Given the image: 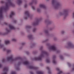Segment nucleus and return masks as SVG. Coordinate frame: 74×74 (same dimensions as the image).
Instances as JSON below:
<instances>
[{
    "label": "nucleus",
    "mask_w": 74,
    "mask_h": 74,
    "mask_svg": "<svg viewBox=\"0 0 74 74\" xmlns=\"http://www.w3.org/2000/svg\"><path fill=\"white\" fill-rule=\"evenodd\" d=\"M60 58L61 59H62V60L63 59V56L62 55H61L60 56Z\"/></svg>",
    "instance_id": "31"
},
{
    "label": "nucleus",
    "mask_w": 74,
    "mask_h": 74,
    "mask_svg": "<svg viewBox=\"0 0 74 74\" xmlns=\"http://www.w3.org/2000/svg\"><path fill=\"white\" fill-rule=\"evenodd\" d=\"M37 30V29L36 28H34L32 29V32L33 33H35L36 32V31Z\"/></svg>",
    "instance_id": "24"
},
{
    "label": "nucleus",
    "mask_w": 74,
    "mask_h": 74,
    "mask_svg": "<svg viewBox=\"0 0 74 74\" xmlns=\"http://www.w3.org/2000/svg\"><path fill=\"white\" fill-rule=\"evenodd\" d=\"M73 18H74V12L73 13Z\"/></svg>",
    "instance_id": "50"
},
{
    "label": "nucleus",
    "mask_w": 74,
    "mask_h": 74,
    "mask_svg": "<svg viewBox=\"0 0 74 74\" xmlns=\"http://www.w3.org/2000/svg\"><path fill=\"white\" fill-rule=\"evenodd\" d=\"M23 63L25 65H28L29 64V62L27 61H25L23 62Z\"/></svg>",
    "instance_id": "21"
},
{
    "label": "nucleus",
    "mask_w": 74,
    "mask_h": 74,
    "mask_svg": "<svg viewBox=\"0 0 74 74\" xmlns=\"http://www.w3.org/2000/svg\"><path fill=\"white\" fill-rule=\"evenodd\" d=\"M33 1H32V2H30V3H29V5H32V4H33Z\"/></svg>",
    "instance_id": "34"
},
{
    "label": "nucleus",
    "mask_w": 74,
    "mask_h": 74,
    "mask_svg": "<svg viewBox=\"0 0 74 74\" xmlns=\"http://www.w3.org/2000/svg\"><path fill=\"white\" fill-rule=\"evenodd\" d=\"M28 67L30 69H34V70H36V69H38V68L37 67L33 66H28Z\"/></svg>",
    "instance_id": "11"
},
{
    "label": "nucleus",
    "mask_w": 74,
    "mask_h": 74,
    "mask_svg": "<svg viewBox=\"0 0 74 74\" xmlns=\"http://www.w3.org/2000/svg\"><path fill=\"white\" fill-rule=\"evenodd\" d=\"M53 30V28H51L50 29V30Z\"/></svg>",
    "instance_id": "53"
},
{
    "label": "nucleus",
    "mask_w": 74,
    "mask_h": 74,
    "mask_svg": "<svg viewBox=\"0 0 74 74\" xmlns=\"http://www.w3.org/2000/svg\"><path fill=\"white\" fill-rule=\"evenodd\" d=\"M12 41H16V39H14V38L12 39Z\"/></svg>",
    "instance_id": "39"
},
{
    "label": "nucleus",
    "mask_w": 74,
    "mask_h": 74,
    "mask_svg": "<svg viewBox=\"0 0 74 74\" xmlns=\"http://www.w3.org/2000/svg\"><path fill=\"white\" fill-rule=\"evenodd\" d=\"M28 37L29 39L31 40L33 38V35L32 34L29 35L28 36Z\"/></svg>",
    "instance_id": "18"
},
{
    "label": "nucleus",
    "mask_w": 74,
    "mask_h": 74,
    "mask_svg": "<svg viewBox=\"0 0 74 74\" xmlns=\"http://www.w3.org/2000/svg\"><path fill=\"white\" fill-rule=\"evenodd\" d=\"M30 73L31 74H34L33 73V72H30Z\"/></svg>",
    "instance_id": "52"
},
{
    "label": "nucleus",
    "mask_w": 74,
    "mask_h": 74,
    "mask_svg": "<svg viewBox=\"0 0 74 74\" xmlns=\"http://www.w3.org/2000/svg\"><path fill=\"white\" fill-rule=\"evenodd\" d=\"M49 41V39H47L45 40H42V43H45L47 41Z\"/></svg>",
    "instance_id": "22"
},
{
    "label": "nucleus",
    "mask_w": 74,
    "mask_h": 74,
    "mask_svg": "<svg viewBox=\"0 0 74 74\" xmlns=\"http://www.w3.org/2000/svg\"><path fill=\"white\" fill-rule=\"evenodd\" d=\"M16 69L17 70H19V68H17Z\"/></svg>",
    "instance_id": "51"
},
{
    "label": "nucleus",
    "mask_w": 74,
    "mask_h": 74,
    "mask_svg": "<svg viewBox=\"0 0 74 74\" xmlns=\"http://www.w3.org/2000/svg\"><path fill=\"white\" fill-rule=\"evenodd\" d=\"M47 70H48V73H49V74H51V73H52L51 72V71H50V68H49V67H47Z\"/></svg>",
    "instance_id": "19"
},
{
    "label": "nucleus",
    "mask_w": 74,
    "mask_h": 74,
    "mask_svg": "<svg viewBox=\"0 0 74 74\" xmlns=\"http://www.w3.org/2000/svg\"><path fill=\"white\" fill-rule=\"evenodd\" d=\"M11 74H16V73L15 72L12 71L11 72Z\"/></svg>",
    "instance_id": "36"
},
{
    "label": "nucleus",
    "mask_w": 74,
    "mask_h": 74,
    "mask_svg": "<svg viewBox=\"0 0 74 74\" xmlns=\"http://www.w3.org/2000/svg\"><path fill=\"white\" fill-rule=\"evenodd\" d=\"M49 49L50 51H56L57 53H59L60 52V50L57 49L55 45H53L50 47Z\"/></svg>",
    "instance_id": "4"
},
{
    "label": "nucleus",
    "mask_w": 74,
    "mask_h": 74,
    "mask_svg": "<svg viewBox=\"0 0 74 74\" xmlns=\"http://www.w3.org/2000/svg\"><path fill=\"white\" fill-rule=\"evenodd\" d=\"M44 32L46 34V35L47 36H49V33L48 32V30H45L44 31Z\"/></svg>",
    "instance_id": "13"
},
{
    "label": "nucleus",
    "mask_w": 74,
    "mask_h": 74,
    "mask_svg": "<svg viewBox=\"0 0 74 74\" xmlns=\"http://www.w3.org/2000/svg\"><path fill=\"white\" fill-rule=\"evenodd\" d=\"M8 70V68L7 67H5L3 69L4 73L2 74H7V71Z\"/></svg>",
    "instance_id": "12"
},
{
    "label": "nucleus",
    "mask_w": 74,
    "mask_h": 74,
    "mask_svg": "<svg viewBox=\"0 0 74 74\" xmlns=\"http://www.w3.org/2000/svg\"><path fill=\"white\" fill-rule=\"evenodd\" d=\"M18 59H19V58L17 57L14 59H13L12 58V56L7 58V60L8 62H12L13 61H15V60H16Z\"/></svg>",
    "instance_id": "6"
},
{
    "label": "nucleus",
    "mask_w": 74,
    "mask_h": 74,
    "mask_svg": "<svg viewBox=\"0 0 74 74\" xmlns=\"http://www.w3.org/2000/svg\"><path fill=\"white\" fill-rule=\"evenodd\" d=\"M53 39L54 41L57 40V38L56 37H54L53 38Z\"/></svg>",
    "instance_id": "38"
},
{
    "label": "nucleus",
    "mask_w": 74,
    "mask_h": 74,
    "mask_svg": "<svg viewBox=\"0 0 74 74\" xmlns=\"http://www.w3.org/2000/svg\"><path fill=\"white\" fill-rule=\"evenodd\" d=\"M67 45L68 47H70L71 48H74V45H73L71 42H68L67 44Z\"/></svg>",
    "instance_id": "10"
},
{
    "label": "nucleus",
    "mask_w": 74,
    "mask_h": 74,
    "mask_svg": "<svg viewBox=\"0 0 74 74\" xmlns=\"http://www.w3.org/2000/svg\"><path fill=\"white\" fill-rule=\"evenodd\" d=\"M1 3H4V1H1Z\"/></svg>",
    "instance_id": "49"
},
{
    "label": "nucleus",
    "mask_w": 74,
    "mask_h": 74,
    "mask_svg": "<svg viewBox=\"0 0 74 74\" xmlns=\"http://www.w3.org/2000/svg\"><path fill=\"white\" fill-rule=\"evenodd\" d=\"M25 43H22V45H25Z\"/></svg>",
    "instance_id": "48"
},
{
    "label": "nucleus",
    "mask_w": 74,
    "mask_h": 74,
    "mask_svg": "<svg viewBox=\"0 0 74 74\" xmlns=\"http://www.w3.org/2000/svg\"><path fill=\"white\" fill-rule=\"evenodd\" d=\"M25 14L26 16L25 17V19H27L28 18H29L30 19H32L33 18V16L30 14L29 12L28 11H26L25 12Z\"/></svg>",
    "instance_id": "5"
},
{
    "label": "nucleus",
    "mask_w": 74,
    "mask_h": 74,
    "mask_svg": "<svg viewBox=\"0 0 74 74\" xmlns=\"http://www.w3.org/2000/svg\"><path fill=\"white\" fill-rule=\"evenodd\" d=\"M2 61V62H5V59H3Z\"/></svg>",
    "instance_id": "42"
},
{
    "label": "nucleus",
    "mask_w": 74,
    "mask_h": 74,
    "mask_svg": "<svg viewBox=\"0 0 74 74\" xmlns=\"http://www.w3.org/2000/svg\"><path fill=\"white\" fill-rule=\"evenodd\" d=\"M26 28L27 29H30L32 28V26L30 25H27L26 27Z\"/></svg>",
    "instance_id": "25"
},
{
    "label": "nucleus",
    "mask_w": 74,
    "mask_h": 74,
    "mask_svg": "<svg viewBox=\"0 0 74 74\" xmlns=\"http://www.w3.org/2000/svg\"><path fill=\"white\" fill-rule=\"evenodd\" d=\"M51 3L53 8L55 10H58L62 7V4L60 2L58 1V0H52Z\"/></svg>",
    "instance_id": "1"
},
{
    "label": "nucleus",
    "mask_w": 74,
    "mask_h": 74,
    "mask_svg": "<svg viewBox=\"0 0 74 74\" xmlns=\"http://www.w3.org/2000/svg\"><path fill=\"white\" fill-rule=\"evenodd\" d=\"M36 45V44L34 43L32 44V45H31L30 46L31 48H32V47H33V46H34V45Z\"/></svg>",
    "instance_id": "35"
},
{
    "label": "nucleus",
    "mask_w": 74,
    "mask_h": 74,
    "mask_svg": "<svg viewBox=\"0 0 74 74\" xmlns=\"http://www.w3.org/2000/svg\"><path fill=\"white\" fill-rule=\"evenodd\" d=\"M73 4H74V1H73Z\"/></svg>",
    "instance_id": "57"
},
{
    "label": "nucleus",
    "mask_w": 74,
    "mask_h": 74,
    "mask_svg": "<svg viewBox=\"0 0 74 74\" xmlns=\"http://www.w3.org/2000/svg\"><path fill=\"white\" fill-rule=\"evenodd\" d=\"M49 54L47 52L45 51H42L41 53L38 57H35L34 58V60H42V58L44 57L45 55L48 56Z\"/></svg>",
    "instance_id": "2"
},
{
    "label": "nucleus",
    "mask_w": 74,
    "mask_h": 74,
    "mask_svg": "<svg viewBox=\"0 0 74 74\" xmlns=\"http://www.w3.org/2000/svg\"><path fill=\"white\" fill-rule=\"evenodd\" d=\"M68 64L69 66V67L70 66H71V64H70L69 62L68 63Z\"/></svg>",
    "instance_id": "41"
},
{
    "label": "nucleus",
    "mask_w": 74,
    "mask_h": 74,
    "mask_svg": "<svg viewBox=\"0 0 74 74\" xmlns=\"http://www.w3.org/2000/svg\"><path fill=\"white\" fill-rule=\"evenodd\" d=\"M47 1H49V0H46Z\"/></svg>",
    "instance_id": "59"
},
{
    "label": "nucleus",
    "mask_w": 74,
    "mask_h": 74,
    "mask_svg": "<svg viewBox=\"0 0 74 74\" xmlns=\"http://www.w3.org/2000/svg\"><path fill=\"white\" fill-rule=\"evenodd\" d=\"M69 11V10L68 9H63L62 12L60 13V15H63L64 16V18H65L68 15Z\"/></svg>",
    "instance_id": "3"
},
{
    "label": "nucleus",
    "mask_w": 74,
    "mask_h": 74,
    "mask_svg": "<svg viewBox=\"0 0 74 74\" xmlns=\"http://www.w3.org/2000/svg\"><path fill=\"white\" fill-rule=\"evenodd\" d=\"M2 65L0 64V67H1Z\"/></svg>",
    "instance_id": "56"
},
{
    "label": "nucleus",
    "mask_w": 74,
    "mask_h": 74,
    "mask_svg": "<svg viewBox=\"0 0 74 74\" xmlns=\"http://www.w3.org/2000/svg\"><path fill=\"white\" fill-rule=\"evenodd\" d=\"M33 2H34L35 4H37V0H33Z\"/></svg>",
    "instance_id": "27"
},
{
    "label": "nucleus",
    "mask_w": 74,
    "mask_h": 74,
    "mask_svg": "<svg viewBox=\"0 0 74 74\" xmlns=\"http://www.w3.org/2000/svg\"><path fill=\"white\" fill-rule=\"evenodd\" d=\"M37 74H43V73L41 71H38L36 72Z\"/></svg>",
    "instance_id": "26"
},
{
    "label": "nucleus",
    "mask_w": 74,
    "mask_h": 74,
    "mask_svg": "<svg viewBox=\"0 0 74 74\" xmlns=\"http://www.w3.org/2000/svg\"><path fill=\"white\" fill-rule=\"evenodd\" d=\"M39 7L40 8H43V9H46L47 7L45 4L42 3H40L39 5Z\"/></svg>",
    "instance_id": "9"
},
{
    "label": "nucleus",
    "mask_w": 74,
    "mask_h": 74,
    "mask_svg": "<svg viewBox=\"0 0 74 74\" xmlns=\"http://www.w3.org/2000/svg\"><path fill=\"white\" fill-rule=\"evenodd\" d=\"M51 44H50L49 43H47L46 44V45H47V46H49Z\"/></svg>",
    "instance_id": "40"
},
{
    "label": "nucleus",
    "mask_w": 74,
    "mask_h": 74,
    "mask_svg": "<svg viewBox=\"0 0 74 74\" xmlns=\"http://www.w3.org/2000/svg\"><path fill=\"white\" fill-rule=\"evenodd\" d=\"M11 50H6V52H7V53H10V52H11Z\"/></svg>",
    "instance_id": "32"
},
{
    "label": "nucleus",
    "mask_w": 74,
    "mask_h": 74,
    "mask_svg": "<svg viewBox=\"0 0 74 74\" xmlns=\"http://www.w3.org/2000/svg\"><path fill=\"white\" fill-rule=\"evenodd\" d=\"M22 3V0H17L16 1V3L18 4L19 5L20 4H21Z\"/></svg>",
    "instance_id": "17"
},
{
    "label": "nucleus",
    "mask_w": 74,
    "mask_h": 74,
    "mask_svg": "<svg viewBox=\"0 0 74 74\" xmlns=\"http://www.w3.org/2000/svg\"><path fill=\"white\" fill-rule=\"evenodd\" d=\"M55 58H56V56H53V64H56V61L55 60Z\"/></svg>",
    "instance_id": "14"
},
{
    "label": "nucleus",
    "mask_w": 74,
    "mask_h": 74,
    "mask_svg": "<svg viewBox=\"0 0 74 74\" xmlns=\"http://www.w3.org/2000/svg\"><path fill=\"white\" fill-rule=\"evenodd\" d=\"M15 14V13H14V12H11V14L10 15V17H11L12 16L14 15Z\"/></svg>",
    "instance_id": "23"
},
{
    "label": "nucleus",
    "mask_w": 74,
    "mask_h": 74,
    "mask_svg": "<svg viewBox=\"0 0 74 74\" xmlns=\"http://www.w3.org/2000/svg\"><path fill=\"white\" fill-rule=\"evenodd\" d=\"M46 62L47 63H49L50 62V60H49V59H47L46 60Z\"/></svg>",
    "instance_id": "33"
},
{
    "label": "nucleus",
    "mask_w": 74,
    "mask_h": 74,
    "mask_svg": "<svg viewBox=\"0 0 74 74\" xmlns=\"http://www.w3.org/2000/svg\"><path fill=\"white\" fill-rule=\"evenodd\" d=\"M41 8H38L36 9V11L38 12H41Z\"/></svg>",
    "instance_id": "20"
},
{
    "label": "nucleus",
    "mask_w": 74,
    "mask_h": 74,
    "mask_svg": "<svg viewBox=\"0 0 74 74\" xmlns=\"http://www.w3.org/2000/svg\"><path fill=\"white\" fill-rule=\"evenodd\" d=\"M45 23H47L49 25H50V24L52 23V22L49 20H46L45 21Z\"/></svg>",
    "instance_id": "15"
},
{
    "label": "nucleus",
    "mask_w": 74,
    "mask_h": 74,
    "mask_svg": "<svg viewBox=\"0 0 74 74\" xmlns=\"http://www.w3.org/2000/svg\"><path fill=\"white\" fill-rule=\"evenodd\" d=\"M6 32L5 33V32H0V35H6L8 33L10 32V30H9L7 28L6 29Z\"/></svg>",
    "instance_id": "8"
},
{
    "label": "nucleus",
    "mask_w": 74,
    "mask_h": 74,
    "mask_svg": "<svg viewBox=\"0 0 74 74\" xmlns=\"http://www.w3.org/2000/svg\"><path fill=\"white\" fill-rule=\"evenodd\" d=\"M3 51H7V49L5 48H4L3 49Z\"/></svg>",
    "instance_id": "37"
},
{
    "label": "nucleus",
    "mask_w": 74,
    "mask_h": 74,
    "mask_svg": "<svg viewBox=\"0 0 74 74\" xmlns=\"http://www.w3.org/2000/svg\"><path fill=\"white\" fill-rule=\"evenodd\" d=\"M32 9L33 10H36V8H35V7L33 6H32Z\"/></svg>",
    "instance_id": "30"
},
{
    "label": "nucleus",
    "mask_w": 74,
    "mask_h": 74,
    "mask_svg": "<svg viewBox=\"0 0 74 74\" xmlns=\"http://www.w3.org/2000/svg\"><path fill=\"white\" fill-rule=\"evenodd\" d=\"M9 27L10 29L14 30L15 29L14 27L12 25H11V24H9Z\"/></svg>",
    "instance_id": "16"
},
{
    "label": "nucleus",
    "mask_w": 74,
    "mask_h": 74,
    "mask_svg": "<svg viewBox=\"0 0 74 74\" xmlns=\"http://www.w3.org/2000/svg\"><path fill=\"white\" fill-rule=\"evenodd\" d=\"M51 37H52V36H53V35H51Z\"/></svg>",
    "instance_id": "58"
},
{
    "label": "nucleus",
    "mask_w": 74,
    "mask_h": 74,
    "mask_svg": "<svg viewBox=\"0 0 74 74\" xmlns=\"http://www.w3.org/2000/svg\"><path fill=\"white\" fill-rule=\"evenodd\" d=\"M56 69L58 71H59V70H60V69H59V68H57Z\"/></svg>",
    "instance_id": "47"
},
{
    "label": "nucleus",
    "mask_w": 74,
    "mask_h": 74,
    "mask_svg": "<svg viewBox=\"0 0 74 74\" xmlns=\"http://www.w3.org/2000/svg\"><path fill=\"white\" fill-rule=\"evenodd\" d=\"M40 20H41L40 18L37 19L35 22H34L32 23V26H36V25H38L39 24V22H40Z\"/></svg>",
    "instance_id": "7"
},
{
    "label": "nucleus",
    "mask_w": 74,
    "mask_h": 74,
    "mask_svg": "<svg viewBox=\"0 0 74 74\" xmlns=\"http://www.w3.org/2000/svg\"><path fill=\"white\" fill-rule=\"evenodd\" d=\"M14 23H16V20H14Z\"/></svg>",
    "instance_id": "54"
},
{
    "label": "nucleus",
    "mask_w": 74,
    "mask_h": 74,
    "mask_svg": "<svg viewBox=\"0 0 74 74\" xmlns=\"http://www.w3.org/2000/svg\"><path fill=\"white\" fill-rule=\"evenodd\" d=\"M42 49V47L41 46V47H40V50H41Z\"/></svg>",
    "instance_id": "44"
},
{
    "label": "nucleus",
    "mask_w": 74,
    "mask_h": 74,
    "mask_svg": "<svg viewBox=\"0 0 74 74\" xmlns=\"http://www.w3.org/2000/svg\"><path fill=\"white\" fill-rule=\"evenodd\" d=\"M5 44H8L10 43V41L9 40H6L5 41Z\"/></svg>",
    "instance_id": "28"
},
{
    "label": "nucleus",
    "mask_w": 74,
    "mask_h": 74,
    "mask_svg": "<svg viewBox=\"0 0 74 74\" xmlns=\"http://www.w3.org/2000/svg\"><path fill=\"white\" fill-rule=\"evenodd\" d=\"M4 23L5 25H7V23Z\"/></svg>",
    "instance_id": "55"
},
{
    "label": "nucleus",
    "mask_w": 74,
    "mask_h": 74,
    "mask_svg": "<svg viewBox=\"0 0 74 74\" xmlns=\"http://www.w3.org/2000/svg\"><path fill=\"white\" fill-rule=\"evenodd\" d=\"M61 73H62V71H60L59 73H58V74H61Z\"/></svg>",
    "instance_id": "46"
},
{
    "label": "nucleus",
    "mask_w": 74,
    "mask_h": 74,
    "mask_svg": "<svg viewBox=\"0 0 74 74\" xmlns=\"http://www.w3.org/2000/svg\"><path fill=\"white\" fill-rule=\"evenodd\" d=\"M61 33L62 34H64L65 33V31H64L62 30L61 31Z\"/></svg>",
    "instance_id": "29"
},
{
    "label": "nucleus",
    "mask_w": 74,
    "mask_h": 74,
    "mask_svg": "<svg viewBox=\"0 0 74 74\" xmlns=\"http://www.w3.org/2000/svg\"><path fill=\"white\" fill-rule=\"evenodd\" d=\"M26 53L27 54V55H29V52L28 51H26Z\"/></svg>",
    "instance_id": "45"
},
{
    "label": "nucleus",
    "mask_w": 74,
    "mask_h": 74,
    "mask_svg": "<svg viewBox=\"0 0 74 74\" xmlns=\"http://www.w3.org/2000/svg\"><path fill=\"white\" fill-rule=\"evenodd\" d=\"M27 6V4H25L24 5V7L25 8H26V7Z\"/></svg>",
    "instance_id": "43"
}]
</instances>
